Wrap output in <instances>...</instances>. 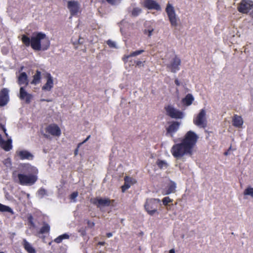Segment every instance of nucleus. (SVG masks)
<instances>
[{"label": "nucleus", "mask_w": 253, "mask_h": 253, "mask_svg": "<svg viewBox=\"0 0 253 253\" xmlns=\"http://www.w3.org/2000/svg\"><path fill=\"white\" fill-rule=\"evenodd\" d=\"M22 43L26 47L31 46L35 51H45L50 46L49 38L42 32H34L31 38L26 35H23L21 38Z\"/></svg>", "instance_id": "nucleus-1"}, {"label": "nucleus", "mask_w": 253, "mask_h": 253, "mask_svg": "<svg viewBox=\"0 0 253 253\" xmlns=\"http://www.w3.org/2000/svg\"><path fill=\"white\" fill-rule=\"evenodd\" d=\"M21 173L17 174L18 183L21 185L31 186L38 179V169L29 164H23L21 167Z\"/></svg>", "instance_id": "nucleus-2"}, {"label": "nucleus", "mask_w": 253, "mask_h": 253, "mask_svg": "<svg viewBox=\"0 0 253 253\" xmlns=\"http://www.w3.org/2000/svg\"><path fill=\"white\" fill-rule=\"evenodd\" d=\"M172 156L175 158H180L184 155L192 156L193 151L190 149L182 141L180 143L173 145L170 150Z\"/></svg>", "instance_id": "nucleus-3"}, {"label": "nucleus", "mask_w": 253, "mask_h": 253, "mask_svg": "<svg viewBox=\"0 0 253 253\" xmlns=\"http://www.w3.org/2000/svg\"><path fill=\"white\" fill-rule=\"evenodd\" d=\"M198 138L199 137L195 132L189 130L186 133L181 141L193 151Z\"/></svg>", "instance_id": "nucleus-4"}, {"label": "nucleus", "mask_w": 253, "mask_h": 253, "mask_svg": "<svg viewBox=\"0 0 253 253\" xmlns=\"http://www.w3.org/2000/svg\"><path fill=\"white\" fill-rule=\"evenodd\" d=\"M165 10L171 26L174 27H177L179 19L176 16L174 7L169 2L167 4Z\"/></svg>", "instance_id": "nucleus-5"}, {"label": "nucleus", "mask_w": 253, "mask_h": 253, "mask_svg": "<svg viewBox=\"0 0 253 253\" xmlns=\"http://www.w3.org/2000/svg\"><path fill=\"white\" fill-rule=\"evenodd\" d=\"M45 133L42 132V134L45 138H49V135L53 136H59L61 134L60 127L55 124H51L47 126L44 129Z\"/></svg>", "instance_id": "nucleus-6"}, {"label": "nucleus", "mask_w": 253, "mask_h": 253, "mask_svg": "<svg viewBox=\"0 0 253 253\" xmlns=\"http://www.w3.org/2000/svg\"><path fill=\"white\" fill-rule=\"evenodd\" d=\"M193 123L199 127L205 128L207 126L206 112L205 109L200 110L199 114L193 119Z\"/></svg>", "instance_id": "nucleus-7"}, {"label": "nucleus", "mask_w": 253, "mask_h": 253, "mask_svg": "<svg viewBox=\"0 0 253 253\" xmlns=\"http://www.w3.org/2000/svg\"><path fill=\"white\" fill-rule=\"evenodd\" d=\"M253 7L252 0H241L237 6V10L240 13L247 14Z\"/></svg>", "instance_id": "nucleus-8"}, {"label": "nucleus", "mask_w": 253, "mask_h": 253, "mask_svg": "<svg viewBox=\"0 0 253 253\" xmlns=\"http://www.w3.org/2000/svg\"><path fill=\"white\" fill-rule=\"evenodd\" d=\"M165 110L166 112V114L174 119H181L183 118V113L175 109L172 105H168L165 107Z\"/></svg>", "instance_id": "nucleus-9"}, {"label": "nucleus", "mask_w": 253, "mask_h": 253, "mask_svg": "<svg viewBox=\"0 0 253 253\" xmlns=\"http://www.w3.org/2000/svg\"><path fill=\"white\" fill-rule=\"evenodd\" d=\"M156 201H159L158 199H151L147 200L144 205V208L147 212L151 215H153L157 212V204Z\"/></svg>", "instance_id": "nucleus-10"}, {"label": "nucleus", "mask_w": 253, "mask_h": 253, "mask_svg": "<svg viewBox=\"0 0 253 253\" xmlns=\"http://www.w3.org/2000/svg\"><path fill=\"white\" fill-rule=\"evenodd\" d=\"M180 59L176 55L171 60L170 63L167 65L168 68L171 72L176 73L177 71L179 70V66L181 64Z\"/></svg>", "instance_id": "nucleus-11"}, {"label": "nucleus", "mask_w": 253, "mask_h": 253, "mask_svg": "<svg viewBox=\"0 0 253 253\" xmlns=\"http://www.w3.org/2000/svg\"><path fill=\"white\" fill-rule=\"evenodd\" d=\"M111 201L114 202V200H110L109 198H95L93 199H91L90 202L96 206L98 208L100 207L101 206L103 207H108L111 204Z\"/></svg>", "instance_id": "nucleus-12"}, {"label": "nucleus", "mask_w": 253, "mask_h": 253, "mask_svg": "<svg viewBox=\"0 0 253 253\" xmlns=\"http://www.w3.org/2000/svg\"><path fill=\"white\" fill-rule=\"evenodd\" d=\"M67 7L69 9L71 16L77 15L80 8L79 2L75 0L68 1Z\"/></svg>", "instance_id": "nucleus-13"}, {"label": "nucleus", "mask_w": 253, "mask_h": 253, "mask_svg": "<svg viewBox=\"0 0 253 253\" xmlns=\"http://www.w3.org/2000/svg\"><path fill=\"white\" fill-rule=\"evenodd\" d=\"M143 6L148 9H154L157 11L161 9L160 4L154 0H145L143 1Z\"/></svg>", "instance_id": "nucleus-14"}, {"label": "nucleus", "mask_w": 253, "mask_h": 253, "mask_svg": "<svg viewBox=\"0 0 253 253\" xmlns=\"http://www.w3.org/2000/svg\"><path fill=\"white\" fill-rule=\"evenodd\" d=\"M9 90L6 88H2L0 91V106H5L9 101Z\"/></svg>", "instance_id": "nucleus-15"}, {"label": "nucleus", "mask_w": 253, "mask_h": 253, "mask_svg": "<svg viewBox=\"0 0 253 253\" xmlns=\"http://www.w3.org/2000/svg\"><path fill=\"white\" fill-rule=\"evenodd\" d=\"M180 123L173 121L166 128V135H169L171 137L173 136V134L176 132L179 129Z\"/></svg>", "instance_id": "nucleus-16"}, {"label": "nucleus", "mask_w": 253, "mask_h": 253, "mask_svg": "<svg viewBox=\"0 0 253 253\" xmlns=\"http://www.w3.org/2000/svg\"><path fill=\"white\" fill-rule=\"evenodd\" d=\"M19 97L21 100H25L26 103L29 104L30 103L31 99L33 98L32 94L28 93L24 89V87L22 86L20 88V95Z\"/></svg>", "instance_id": "nucleus-17"}, {"label": "nucleus", "mask_w": 253, "mask_h": 253, "mask_svg": "<svg viewBox=\"0 0 253 253\" xmlns=\"http://www.w3.org/2000/svg\"><path fill=\"white\" fill-rule=\"evenodd\" d=\"M45 78H46V83L42 86V90L50 91L53 87V80L50 74L46 73Z\"/></svg>", "instance_id": "nucleus-18"}, {"label": "nucleus", "mask_w": 253, "mask_h": 253, "mask_svg": "<svg viewBox=\"0 0 253 253\" xmlns=\"http://www.w3.org/2000/svg\"><path fill=\"white\" fill-rule=\"evenodd\" d=\"M16 154L21 160H32L33 158V155L26 150L17 151Z\"/></svg>", "instance_id": "nucleus-19"}, {"label": "nucleus", "mask_w": 253, "mask_h": 253, "mask_svg": "<svg viewBox=\"0 0 253 253\" xmlns=\"http://www.w3.org/2000/svg\"><path fill=\"white\" fill-rule=\"evenodd\" d=\"M18 84L20 85H25L27 86L29 84L28 76L25 72H22L18 78Z\"/></svg>", "instance_id": "nucleus-20"}, {"label": "nucleus", "mask_w": 253, "mask_h": 253, "mask_svg": "<svg viewBox=\"0 0 253 253\" xmlns=\"http://www.w3.org/2000/svg\"><path fill=\"white\" fill-rule=\"evenodd\" d=\"M243 120L241 116L234 115L232 119V125L236 127L240 128L243 124Z\"/></svg>", "instance_id": "nucleus-21"}, {"label": "nucleus", "mask_w": 253, "mask_h": 253, "mask_svg": "<svg viewBox=\"0 0 253 253\" xmlns=\"http://www.w3.org/2000/svg\"><path fill=\"white\" fill-rule=\"evenodd\" d=\"M22 245L28 253H36L35 248L25 239L23 240Z\"/></svg>", "instance_id": "nucleus-22"}, {"label": "nucleus", "mask_w": 253, "mask_h": 253, "mask_svg": "<svg viewBox=\"0 0 253 253\" xmlns=\"http://www.w3.org/2000/svg\"><path fill=\"white\" fill-rule=\"evenodd\" d=\"M0 145L5 151H9L12 148V140L8 139L7 141H4L2 139V142Z\"/></svg>", "instance_id": "nucleus-23"}, {"label": "nucleus", "mask_w": 253, "mask_h": 253, "mask_svg": "<svg viewBox=\"0 0 253 253\" xmlns=\"http://www.w3.org/2000/svg\"><path fill=\"white\" fill-rule=\"evenodd\" d=\"M50 227L49 225L45 222H43L42 226L40 228V230L38 232V234H48L50 232Z\"/></svg>", "instance_id": "nucleus-24"}, {"label": "nucleus", "mask_w": 253, "mask_h": 253, "mask_svg": "<svg viewBox=\"0 0 253 253\" xmlns=\"http://www.w3.org/2000/svg\"><path fill=\"white\" fill-rule=\"evenodd\" d=\"M41 72L37 70L35 74L33 76V79L31 84L35 85L39 84L41 82Z\"/></svg>", "instance_id": "nucleus-25"}, {"label": "nucleus", "mask_w": 253, "mask_h": 253, "mask_svg": "<svg viewBox=\"0 0 253 253\" xmlns=\"http://www.w3.org/2000/svg\"><path fill=\"white\" fill-rule=\"evenodd\" d=\"M194 100V97L191 94H188L182 99V102L186 106L190 105Z\"/></svg>", "instance_id": "nucleus-26"}, {"label": "nucleus", "mask_w": 253, "mask_h": 253, "mask_svg": "<svg viewBox=\"0 0 253 253\" xmlns=\"http://www.w3.org/2000/svg\"><path fill=\"white\" fill-rule=\"evenodd\" d=\"M176 184L174 182H172L167 186L165 189V195H169L170 193H174L175 191Z\"/></svg>", "instance_id": "nucleus-27"}, {"label": "nucleus", "mask_w": 253, "mask_h": 253, "mask_svg": "<svg viewBox=\"0 0 253 253\" xmlns=\"http://www.w3.org/2000/svg\"><path fill=\"white\" fill-rule=\"evenodd\" d=\"M0 211L3 212H7L9 213L11 215H13L14 214L13 210L10 207L1 203H0Z\"/></svg>", "instance_id": "nucleus-28"}, {"label": "nucleus", "mask_w": 253, "mask_h": 253, "mask_svg": "<svg viewBox=\"0 0 253 253\" xmlns=\"http://www.w3.org/2000/svg\"><path fill=\"white\" fill-rule=\"evenodd\" d=\"M144 52V50H143V49H140V50H136L135 51H133L132 52H131L130 53V54L127 55V56H126L124 58V62H126L127 60L131 57H134V56H137L141 53H142L143 52Z\"/></svg>", "instance_id": "nucleus-29"}, {"label": "nucleus", "mask_w": 253, "mask_h": 253, "mask_svg": "<svg viewBox=\"0 0 253 253\" xmlns=\"http://www.w3.org/2000/svg\"><path fill=\"white\" fill-rule=\"evenodd\" d=\"M69 235L66 233L63 234L55 238L54 241L56 243H60L64 239H68L69 238Z\"/></svg>", "instance_id": "nucleus-30"}, {"label": "nucleus", "mask_w": 253, "mask_h": 253, "mask_svg": "<svg viewBox=\"0 0 253 253\" xmlns=\"http://www.w3.org/2000/svg\"><path fill=\"white\" fill-rule=\"evenodd\" d=\"M156 164L161 169H167L169 166L168 163L165 161L160 159H158L157 161Z\"/></svg>", "instance_id": "nucleus-31"}, {"label": "nucleus", "mask_w": 253, "mask_h": 253, "mask_svg": "<svg viewBox=\"0 0 253 253\" xmlns=\"http://www.w3.org/2000/svg\"><path fill=\"white\" fill-rule=\"evenodd\" d=\"M141 12V9L138 7L134 8L132 11L131 14L133 16H137Z\"/></svg>", "instance_id": "nucleus-32"}, {"label": "nucleus", "mask_w": 253, "mask_h": 253, "mask_svg": "<svg viewBox=\"0 0 253 253\" xmlns=\"http://www.w3.org/2000/svg\"><path fill=\"white\" fill-rule=\"evenodd\" d=\"M245 195H250L253 198V188L248 187L244 192Z\"/></svg>", "instance_id": "nucleus-33"}, {"label": "nucleus", "mask_w": 253, "mask_h": 253, "mask_svg": "<svg viewBox=\"0 0 253 253\" xmlns=\"http://www.w3.org/2000/svg\"><path fill=\"white\" fill-rule=\"evenodd\" d=\"M38 194L41 196V198H43L45 195L47 194L46 190L43 188H41L38 191Z\"/></svg>", "instance_id": "nucleus-34"}, {"label": "nucleus", "mask_w": 253, "mask_h": 253, "mask_svg": "<svg viewBox=\"0 0 253 253\" xmlns=\"http://www.w3.org/2000/svg\"><path fill=\"white\" fill-rule=\"evenodd\" d=\"M172 201L173 200L170 199L169 197H164L162 200L163 204L164 206H167L169 203H171Z\"/></svg>", "instance_id": "nucleus-35"}, {"label": "nucleus", "mask_w": 253, "mask_h": 253, "mask_svg": "<svg viewBox=\"0 0 253 253\" xmlns=\"http://www.w3.org/2000/svg\"><path fill=\"white\" fill-rule=\"evenodd\" d=\"M33 220L34 218L32 215H30L28 217V223H29L31 227L34 228L35 227V224Z\"/></svg>", "instance_id": "nucleus-36"}, {"label": "nucleus", "mask_w": 253, "mask_h": 253, "mask_svg": "<svg viewBox=\"0 0 253 253\" xmlns=\"http://www.w3.org/2000/svg\"><path fill=\"white\" fill-rule=\"evenodd\" d=\"M106 43L110 48H116V45L114 42L111 41V40H108L106 41Z\"/></svg>", "instance_id": "nucleus-37"}, {"label": "nucleus", "mask_w": 253, "mask_h": 253, "mask_svg": "<svg viewBox=\"0 0 253 253\" xmlns=\"http://www.w3.org/2000/svg\"><path fill=\"white\" fill-rule=\"evenodd\" d=\"M128 180L126 179V182L124 185L122 186V190L123 192H125L126 189H128L130 187V184L127 183Z\"/></svg>", "instance_id": "nucleus-38"}, {"label": "nucleus", "mask_w": 253, "mask_h": 253, "mask_svg": "<svg viewBox=\"0 0 253 253\" xmlns=\"http://www.w3.org/2000/svg\"><path fill=\"white\" fill-rule=\"evenodd\" d=\"M78 232L80 233L81 236L84 237L86 235V228H81L78 230Z\"/></svg>", "instance_id": "nucleus-39"}, {"label": "nucleus", "mask_w": 253, "mask_h": 253, "mask_svg": "<svg viewBox=\"0 0 253 253\" xmlns=\"http://www.w3.org/2000/svg\"><path fill=\"white\" fill-rule=\"evenodd\" d=\"M78 196V192H73L70 196V198L71 200H74V201H76L75 199Z\"/></svg>", "instance_id": "nucleus-40"}, {"label": "nucleus", "mask_w": 253, "mask_h": 253, "mask_svg": "<svg viewBox=\"0 0 253 253\" xmlns=\"http://www.w3.org/2000/svg\"><path fill=\"white\" fill-rule=\"evenodd\" d=\"M126 179L128 180L127 183H129L130 185L133 183V179L132 178L126 176L124 178L125 182H126Z\"/></svg>", "instance_id": "nucleus-41"}, {"label": "nucleus", "mask_w": 253, "mask_h": 253, "mask_svg": "<svg viewBox=\"0 0 253 253\" xmlns=\"http://www.w3.org/2000/svg\"><path fill=\"white\" fill-rule=\"evenodd\" d=\"M87 224L88 226V227L92 228L94 227L95 223L93 222H91L89 220H87Z\"/></svg>", "instance_id": "nucleus-42"}, {"label": "nucleus", "mask_w": 253, "mask_h": 253, "mask_svg": "<svg viewBox=\"0 0 253 253\" xmlns=\"http://www.w3.org/2000/svg\"><path fill=\"white\" fill-rule=\"evenodd\" d=\"M153 31V29L152 30H148V31L145 30L144 33L146 34H147L148 37H151L152 35V33Z\"/></svg>", "instance_id": "nucleus-43"}, {"label": "nucleus", "mask_w": 253, "mask_h": 253, "mask_svg": "<svg viewBox=\"0 0 253 253\" xmlns=\"http://www.w3.org/2000/svg\"><path fill=\"white\" fill-rule=\"evenodd\" d=\"M117 0H106V1H107V2L111 5H114L115 4L116 1H117Z\"/></svg>", "instance_id": "nucleus-44"}, {"label": "nucleus", "mask_w": 253, "mask_h": 253, "mask_svg": "<svg viewBox=\"0 0 253 253\" xmlns=\"http://www.w3.org/2000/svg\"><path fill=\"white\" fill-rule=\"evenodd\" d=\"M90 135H88V136L86 137V139H85V140H84L83 142L80 143L79 144L78 147H79V146H80V145H81V144H83V143H84L86 142V141H87V140L90 138Z\"/></svg>", "instance_id": "nucleus-45"}, {"label": "nucleus", "mask_w": 253, "mask_h": 253, "mask_svg": "<svg viewBox=\"0 0 253 253\" xmlns=\"http://www.w3.org/2000/svg\"><path fill=\"white\" fill-rule=\"evenodd\" d=\"M174 83L177 86H179L180 84V82L177 79L175 80Z\"/></svg>", "instance_id": "nucleus-46"}, {"label": "nucleus", "mask_w": 253, "mask_h": 253, "mask_svg": "<svg viewBox=\"0 0 253 253\" xmlns=\"http://www.w3.org/2000/svg\"><path fill=\"white\" fill-rule=\"evenodd\" d=\"M142 64V62L141 61H137L136 62V66H140Z\"/></svg>", "instance_id": "nucleus-47"}, {"label": "nucleus", "mask_w": 253, "mask_h": 253, "mask_svg": "<svg viewBox=\"0 0 253 253\" xmlns=\"http://www.w3.org/2000/svg\"><path fill=\"white\" fill-rule=\"evenodd\" d=\"M112 233H110V232H109V233H107L106 234V236L108 237V238H110L112 236Z\"/></svg>", "instance_id": "nucleus-48"}, {"label": "nucleus", "mask_w": 253, "mask_h": 253, "mask_svg": "<svg viewBox=\"0 0 253 253\" xmlns=\"http://www.w3.org/2000/svg\"><path fill=\"white\" fill-rule=\"evenodd\" d=\"M105 242H99L98 243V245H101V246H104L105 245Z\"/></svg>", "instance_id": "nucleus-49"}, {"label": "nucleus", "mask_w": 253, "mask_h": 253, "mask_svg": "<svg viewBox=\"0 0 253 253\" xmlns=\"http://www.w3.org/2000/svg\"><path fill=\"white\" fill-rule=\"evenodd\" d=\"M78 153V148H76L74 151V154L75 156L77 155Z\"/></svg>", "instance_id": "nucleus-50"}, {"label": "nucleus", "mask_w": 253, "mask_h": 253, "mask_svg": "<svg viewBox=\"0 0 253 253\" xmlns=\"http://www.w3.org/2000/svg\"><path fill=\"white\" fill-rule=\"evenodd\" d=\"M40 101L41 102H43V101L49 102L50 100H48V99H41Z\"/></svg>", "instance_id": "nucleus-51"}, {"label": "nucleus", "mask_w": 253, "mask_h": 253, "mask_svg": "<svg viewBox=\"0 0 253 253\" xmlns=\"http://www.w3.org/2000/svg\"><path fill=\"white\" fill-rule=\"evenodd\" d=\"M169 253H175V251L173 249H171L169 252Z\"/></svg>", "instance_id": "nucleus-52"}, {"label": "nucleus", "mask_w": 253, "mask_h": 253, "mask_svg": "<svg viewBox=\"0 0 253 253\" xmlns=\"http://www.w3.org/2000/svg\"><path fill=\"white\" fill-rule=\"evenodd\" d=\"M1 142H2V137L1 134H0V145L1 144Z\"/></svg>", "instance_id": "nucleus-53"}, {"label": "nucleus", "mask_w": 253, "mask_h": 253, "mask_svg": "<svg viewBox=\"0 0 253 253\" xmlns=\"http://www.w3.org/2000/svg\"><path fill=\"white\" fill-rule=\"evenodd\" d=\"M227 154H228L227 152H225L224 153V155H227Z\"/></svg>", "instance_id": "nucleus-54"}, {"label": "nucleus", "mask_w": 253, "mask_h": 253, "mask_svg": "<svg viewBox=\"0 0 253 253\" xmlns=\"http://www.w3.org/2000/svg\"><path fill=\"white\" fill-rule=\"evenodd\" d=\"M0 253H4L3 252H0Z\"/></svg>", "instance_id": "nucleus-55"}]
</instances>
